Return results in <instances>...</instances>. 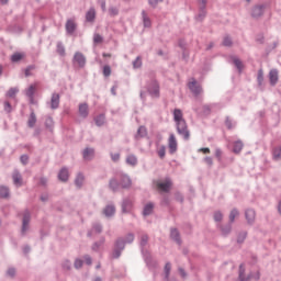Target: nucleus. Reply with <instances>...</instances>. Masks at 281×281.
I'll return each instance as SVG.
<instances>
[{"label": "nucleus", "mask_w": 281, "mask_h": 281, "mask_svg": "<svg viewBox=\"0 0 281 281\" xmlns=\"http://www.w3.org/2000/svg\"><path fill=\"white\" fill-rule=\"evenodd\" d=\"M173 120L177 124V131L179 135H182L183 139H190V131H188V123L183 119V112L181 110L176 109L173 111Z\"/></svg>", "instance_id": "f257e3e1"}, {"label": "nucleus", "mask_w": 281, "mask_h": 281, "mask_svg": "<svg viewBox=\"0 0 281 281\" xmlns=\"http://www.w3.org/2000/svg\"><path fill=\"white\" fill-rule=\"evenodd\" d=\"M79 115L81 117H88L89 116V105L87 103H80L79 104Z\"/></svg>", "instance_id": "1a4fd4ad"}, {"label": "nucleus", "mask_w": 281, "mask_h": 281, "mask_svg": "<svg viewBox=\"0 0 281 281\" xmlns=\"http://www.w3.org/2000/svg\"><path fill=\"white\" fill-rule=\"evenodd\" d=\"M86 265H91V257H85Z\"/></svg>", "instance_id": "338daca9"}, {"label": "nucleus", "mask_w": 281, "mask_h": 281, "mask_svg": "<svg viewBox=\"0 0 281 281\" xmlns=\"http://www.w3.org/2000/svg\"><path fill=\"white\" fill-rule=\"evenodd\" d=\"M214 221H216V222L223 221V213H221V212H215V213H214Z\"/></svg>", "instance_id": "c03bdc74"}, {"label": "nucleus", "mask_w": 281, "mask_h": 281, "mask_svg": "<svg viewBox=\"0 0 281 281\" xmlns=\"http://www.w3.org/2000/svg\"><path fill=\"white\" fill-rule=\"evenodd\" d=\"M104 40L102 38V35L100 34H94L93 36V43H95V45H99L100 43H102Z\"/></svg>", "instance_id": "4c0bfd02"}, {"label": "nucleus", "mask_w": 281, "mask_h": 281, "mask_svg": "<svg viewBox=\"0 0 281 281\" xmlns=\"http://www.w3.org/2000/svg\"><path fill=\"white\" fill-rule=\"evenodd\" d=\"M155 186L157 188V190H159L160 192H168L170 190V188H172V180H170V178H167L165 180H157L155 181Z\"/></svg>", "instance_id": "f03ea898"}, {"label": "nucleus", "mask_w": 281, "mask_h": 281, "mask_svg": "<svg viewBox=\"0 0 281 281\" xmlns=\"http://www.w3.org/2000/svg\"><path fill=\"white\" fill-rule=\"evenodd\" d=\"M199 153H203L204 155H210V148L207 147L200 148Z\"/></svg>", "instance_id": "6e6d98bb"}, {"label": "nucleus", "mask_w": 281, "mask_h": 281, "mask_svg": "<svg viewBox=\"0 0 281 281\" xmlns=\"http://www.w3.org/2000/svg\"><path fill=\"white\" fill-rule=\"evenodd\" d=\"M126 164H128V166H137V157H135V155L127 156Z\"/></svg>", "instance_id": "a878e982"}, {"label": "nucleus", "mask_w": 281, "mask_h": 281, "mask_svg": "<svg viewBox=\"0 0 281 281\" xmlns=\"http://www.w3.org/2000/svg\"><path fill=\"white\" fill-rule=\"evenodd\" d=\"M57 54L59 56H65V46H63V44L57 45Z\"/></svg>", "instance_id": "a19ab883"}, {"label": "nucleus", "mask_w": 281, "mask_h": 281, "mask_svg": "<svg viewBox=\"0 0 281 281\" xmlns=\"http://www.w3.org/2000/svg\"><path fill=\"white\" fill-rule=\"evenodd\" d=\"M234 65H235V67H237V69H239V71H240V69H243V61H240V59L235 58Z\"/></svg>", "instance_id": "37998d69"}, {"label": "nucleus", "mask_w": 281, "mask_h": 281, "mask_svg": "<svg viewBox=\"0 0 281 281\" xmlns=\"http://www.w3.org/2000/svg\"><path fill=\"white\" fill-rule=\"evenodd\" d=\"M27 225H30V212L26 211L23 215L22 234L27 232Z\"/></svg>", "instance_id": "9d476101"}, {"label": "nucleus", "mask_w": 281, "mask_h": 281, "mask_svg": "<svg viewBox=\"0 0 281 281\" xmlns=\"http://www.w3.org/2000/svg\"><path fill=\"white\" fill-rule=\"evenodd\" d=\"M223 45H224L225 47H229V46L232 45V38H229V37H224Z\"/></svg>", "instance_id": "a18cd8bd"}, {"label": "nucleus", "mask_w": 281, "mask_h": 281, "mask_svg": "<svg viewBox=\"0 0 281 281\" xmlns=\"http://www.w3.org/2000/svg\"><path fill=\"white\" fill-rule=\"evenodd\" d=\"M58 104H60V95L54 93L50 100V106L52 109H58Z\"/></svg>", "instance_id": "f8f14e48"}, {"label": "nucleus", "mask_w": 281, "mask_h": 281, "mask_svg": "<svg viewBox=\"0 0 281 281\" xmlns=\"http://www.w3.org/2000/svg\"><path fill=\"white\" fill-rule=\"evenodd\" d=\"M101 8L103 12H106V1L104 0L101 1Z\"/></svg>", "instance_id": "e2e57ef3"}, {"label": "nucleus", "mask_w": 281, "mask_h": 281, "mask_svg": "<svg viewBox=\"0 0 281 281\" xmlns=\"http://www.w3.org/2000/svg\"><path fill=\"white\" fill-rule=\"evenodd\" d=\"M27 124H29L30 128H34V126L36 124V114L34 112L31 113Z\"/></svg>", "instance_id": "b1692460"}, {"label": "nucleus", "mask_w": 281, "mask_h": 281, "mask_svg": "<svg viewBox=\"0 0 281 281\" xmlns=\"http://www.w3.org/2000/svg\"><path fill=\"white\" fill-rule=\"evenodd\" d=\"M257 82L259 87H262V82H265V71L262 69L258 70Z\"/></svg>", "instance_id": "4be33fe9"}, {"label": "nucleus", "mask_w": 281, "mask_h": 281, "mask_svg": "<svg viewBox=\"0 0 281 281\" xmlns=\"http://www.w3.org/2000/svg\"><path fill=\"white\" fill-rule=\"evenodd\" d=\"M177 137L175 136V134H170L168 139V148L171 155H175V153H177Z\"/></svg>", "instance_id": "20e7f679"}, {"label": "nucleus", "mask_w": 281, "mask_h": 281, "mask_svg": "<svg viewBox=\"0 0 281 281\" xmlns=\"http://www.w3.org/2000/svg\"><path fill=\"white\" fill-rule=\"evenodd\" d=\"M215 157L218 161H221L222 157H223V150L221 149H216L215 150Z\"/></svg>", "instance_id": "49530a36"}, {"label": "nucleus", "mask_w": 281, "mask_h": 281, "mask_svg": "<svg viewBox=\"0 0 281 281\" xmlns=\"http://www.w3.org/2000/svg\"><path fill=\"white\" fill-rule=\"evenodd\" d=\"M58 179L59 181H67L69 179V170H67V168H63L59 171Z\"/></svg>", "instance_id": "4468645a"}, {"label": "nucleus", "mask_w": 281, "mask_h": 281, "mask_svg": "<svg viewBox=\"0 0 281 281\" xmlns=\"http://www.w3.org/2000/svg\"><path fill=\"white\" fill-rule=\"evenodd\" d=\"M66 32H68V34H74V32H76V22L74 20H68L66 22Z\"/></svg>", "instance_id": "9b49d317"}, {"label": "nucleus", "mask_w": 281, "mask_h": 281, "mask_svg": "<svg viewBox=\"0 0 281 281\" xmlns=\"http://www.w3.org/2000/svg\"><path fill=\"white\" fill-rule=\"evenodd\" d=\"M116 245L117 247H121V249H124V240H119Z\"/></svg>", "instance_id": "0e129e2a"}, {"label": "nucleus", "mask_w": 281, "mask_h": 281, "mask_svg": "<svg viewBox=\"0 0 281 281\" xmlns=\"http://www.w3.org/2000/svg\"><path fill=\"white\" fill-rule=\"evenodd\" d=\"M262 12H263L262 7H255V8L252 9V16H254L255 19H258V16H262Z\"/></svg>", "instance_id": "5701e85b"}, {"label": "nucleus", "mask_w": 281, "mask_h": 281, "mask_svg": "<svg viewBox=\"0 0 281 281\" xmlns=\"http://www.w3.org/2000/svg\"><path fill=\"white\" fill-rule=\"evenodd\" d=\"M134 69H139L142 67V58L137 57L136 60L133 63Z\"/></svg>", "instance_id": "79ce46f5"}, {"label": "nucleus", "mask_w": 281, "mask_h": 281, "mask_svg": "<svg viewBox=\"0 0 281 281\" xmlns=\"http://www.w3.org/2000/svg\"><path fill=\"white\" fill-rule=\"evenodd\" d=\"M103 76L105 78H109V76H111V66L109 65L103 66Z\"/></svg>", "instance_id": "72a5a7b5"}, {"label": "nucleus", "mask_w": 281, "mask_h": 281, "mask_svg": "<svg viewBox=\"0 0 281 281\" xmlns=\"http://www.w3.org/2000/svg\"><path fill=\"white\" fill-rule=\"evenodd\" d=\"M12 179H13L14 186H23V179L21 178L20 172L14 171L12 175Z\"/></svg>", "instance_id": "ddd939ff"}, {"label": "nucleus", "mask_w": 281, "mask_h": 281, "mask_svg": "<svg viewBox=\"0 0 281 281\" xmlns=\"http://www.w3.org/2000/svg\"><path fill=\"white\" fill-rule=\"evenodd\" d=\"M74 63L78 64V67H85L87 64V58H85V55L82 53H76L74 56Z\"/></svg>", "instance_id": "423d86ee"}, {"label": "nucleus", "mask_w": 281, "mask_h": 281, "mask_svg": "<svg viewBox=\"0 0 281 281\" xmlns=\"http://www.w3.org/2000/svg\"><path fill=\"white\" fill-rule=\"evenodd\" d=\"M18 93H19V89L18 88H11L7 92V95H8V98H14V95H16Z\"/></svg>", "instance_id": "473e14b6"}, {"label": "nucleus", "mask_w": 281, "mask_h": 281, "mask_svg": "<svg viewBox=\"0 0 281 281\" xmlns=\"http://www.w3.org/2000/svg\"><path fill=\"white\" fill-rule=\"evenodd\" d=\"M161 1H164V0H149V5L155 7V5H157L158 3H161Z\"/></svg>", "instance_id": "bf43d9fd"}, {"label": "nucleus", "mask_w": 281, "mask_h": 281, "mask_svg": "<svg viewBox=\"0 0 281 281\" xmlns=\"http://www.w3.org/2000/svg\"><path fill=\"white\" fill-rule=\"evenodd\" d=\"M36 89H38V83H33L25 91V94L31 99V102H34V93H36Z\"/></svg>", "instance_id": "0eeeda50"}, {"label": "nucleus", "mask_w": 281, "mask_h": 281, "mask_svg": "<svg viewBox=\"0 0 281 281\" xmlns=\"http://www.w3.org/2000/svg\"><path fill=\"white\" fill-rule=\"evenodd\" d=\"M204 162L207 165V166H212L214 164V161L212 160V157H205L204 158Z\"/></svg>", "instance_id": "864d4df0"}, {"label": "nucleus", "mask_w": 281, "mask_h": 281, "mask_svg": "<svg viewBox=\"0 0 281 281\" xmlns=\"http://www.w3.org/2000/svg\"><path fill=\"white\" fill-rule=\"evenodd\" d=\"M75 268L76 269L82 268V260H80V259L75 260Z\"/></svg>", "instance_id": "09e8293b"}, {"label": "nucleus", "mask_w": 281, "mask_h": 281, "mask_svg": "<svg viewBox=\"0 0 281 281\" xmlns=\"http://www.w3.org/2000/svg\"><path fill=\"white\" fill-rule=\"evenodd\" d=\"M143 23L145 27H150V18L146 15V11H143Z\"/></svg>", "instance_id": "c756f323"}, {"label": "nucleus", "mask_w": 281, "mask_h": 281, "mask_svg": "<svg viewBox=\"0 0 281 281\" xmlns=\"http://www.w3.org/2000/svg\"><path fill=\"white\" fill-rule=\"evenodd\" d=\"M273 158L274 159H281V147H277L273 150Z\"/></svg>", "instance_id": "c9c22d12"}, {"label": "nucleus", "mask_w": 281, "mask_h": 281, "mask_svg": "<svg viewBox=\"0 0 281 281\" xmlns=\"http://www.w3.org/2000/svg\"><path fill=\"white\" fill-rule=\"evenodd\" d=\"M158 156L160 157V159H164L166 157V146L159 147Z\"/></svg>", "instance_id": "58836bf2"}, {"label": "nucleus", "mask_w": 281, "mask_h": 281, "mask_svg": "<svg viewBox=\"0 0 281 281\" xmlns=\"http://www.w3.org/2000/svg\"><path fill=\"white\" fill-rule=\"evenodd\" d=\"M155 205L153 203H148L143 211L144 216H148L150 214H153V210H154Z\"/></svg>", "instance_id": "412c9836"}, {"label": "nucleus", "mask_w": 281, "mask_h": 281, "mask_svg": "<svg viewBox=\"0 0 281 281\" xmlns=\"http://www.w3.org/2000/svg\"><path fill=\"white\" fill-rule=\"evenodd\" d=\"M9 194H10V191L8 190V188H5V187H0V196H1L2 199L8 198Z\"/></svg>", "instance_id": "c85d7f7f"}, {"label": "nucleus", "mask_w": 281, "mask_h": 281, "mask_svg": "<svg viewBox=\"0 0 281 281\" xmlns=\"http://www.w3.org/2000/svg\"><path fill=\"white\" fill-rule=\"evenodd\" d=\"M171 238L173 239V240H176L177 243H179V231H177V229H171Z\"/></svg>", "instance_id": "e433bc0d"}, {"label": "nucleus", "mask_w": 281, "mask_h": 281, "mask_svg": "<svg viewBox=\"0 0 281 281\" xmlns=\"http://www.w3.org/2000/svg\"><path fill=\"white\" fill-rule=\"evenodd\" d=\"M104 122H105L104 114H100L99 116L95 117L97 126H103Z\"/></svg>", "instance_id": "bb28decb"}, {"label": "nucleus", "mask_w": 281, "mask_h": 281, "mask_svg": "<svg viewBox=\"0 0 281 281\" xmlns=\"http://www.w3.org/2000/svg\"><path fill=\"white\" fill-rule=\"evenodd\" d=\"M46 126H47L48 128H52V126H54V120H52V117H48V119L46 120Z\"/></svg>", "instance_id": "3c124183"}, {"label": "nucleus", "mask_w": 281, "mask_h": 281, "mask_svg": "<svg viewBox=\"0 0 281 281\" xmlns=\"http://www.w3.org/2000/svg\"><path fill=\"white\" fill-rule=\"evenodd\" d=\"M133 240H135V237L133 236V234L127 235L125 243H133Z\"/></svg>", "instance_id": "4d7b16f0"}, {"label": "nucleus", "mask_w": 281, "mask_h": 281, "mask_svg": "<svg viewBox=\"0 0 281 281\" xmlns=\"http://www.w3.org/2000/svg\"><path fill=\"white\" fill-rule=\"evenodd\" d=\"M245 273V268L243 266L239 267V279L240 281H246L245 279H243V276Z\"/></svg>", "instance_id": "de8ad7c7"}, {"label": "nucleus", "mask_w": 281, "mask_h": 281, "mask_svg": "<svg viewBox=\"0 0 281 281\" xmlns=\"http://www.w3.org/2000/svg\"><path fill=\"white\" fill-rule=\"evenodd\" d=\"M170 269H171L170 263H166V266H165V273H166L167 278H168V276H170Z\"/></svg>", "instance_id": "8fccbe9b"}, {"label": "nucleus", "mask_w": 281, "mask_h": 281, "mask_svg": "<svg viewBox=\"0 0 281 281\" xmlns=\"http://www.w3.org/2000/svg\"><path fill=\"white\" fill-rule=\"evenodd\" d=\"M86 20L90 23L95 20V9H90L86 14Z\"/></svg>", "instance_id": "a211bd4d"}, {"label": "nucleus", "mask_w": 281, "mask_h": 281, "mask_svg": "<svg viewBox=\"0 0 281 281\" xmlns=\"http://www.w3.org/2000/svg\"><path fill=\"white\" fill-rule=\"evenodd\" d=\"M150 95L159 97V83L157 81H153L149 86Z\"/></svg>", "instance_id": "6e6552de"}, {"label": "nucleus", "mask_w": 281, "mask_h": 281, "mask_svg": "<svg viewBox=\"0 0 281 281\" xmlns=\"http://www.w3.org/2000/svg\"><path fill=\"white\" fill-rule=\"evenodd\" d=\"M188 87L194 95H201V93H203V88H201V85L196 82V79H191L188 83Z\"/></svg>", "instance_id": "7ed1b4c3"}, {"label": "nucleus", "mask_w": 281, "mask_h": 281, "mask_svg": "<svg viewBox=\"0 0 281 281\" xmlns=\"http://www.w3.org/2000/svg\"><path fill=\"white\" fill-rule=\"evenodd\" d=\"M148 135V132L146 131V127L140 126L137 131L136 137H146Z\"/></svg>", "instance_id": "cd10ccee"}, {"label": "nucleus", "mask_w": 281, "mask_h": 281, "mask_svg": "<svg viewBox=\"0 0 281 281\" xmlns=\"http://www.w3.org/2000/svg\"><path fill=\"white\" fill-rule=\"evenodd\" d=\"M119 12H120V10L115 7H112L109 9L110 16H117Z\"/></svg>", "instance_id": "ea45409f"}, {"label": "nucleus", "mask_w": 281, "mask_h": 281, "mask_svg": "<svg viewBox=\"0 0 281 281\" xmlns=\"http://www.w3.org/2000/svg\"><path fill=\"white\" fill-rule=\"evenodd\" d=\"M240 150H243V142L237 140L234 143L233 153L238 155V153H240Z\"/></svg>", "instance_id": "393cba45"}, {"label": "nucleus", "mask_w": 281, "mask_h": 281, "mask_svg": "<svg viewBox=\"0 0 281 281\" xmlns=\"http://www.w3.org/2000/svg\"><path fill=\"white\" fill-rule=\"evenodd\" d=\"M114 258H120V250H116L113 255Z\"/></svg>", "instance_id": "774afa93"}, {"label": "nucleus", "mask_w": 281, "mask_h": 281, "mask_svg": "<svg viewBox=\"0 0 281 281\" xmlns=\"http://www.w3.org/2000/svg\"><path fill=\"white\" fill-rule=\"evenodd\" d=\"M236 216H238V210L234 209L233 211H231V214H229L231 223H234Z\"/></svg>", "instance_id": "f704fd0d"}, {"label": "nucleus", "mask_w": 281, "mask_h": 281, "mask_svg": "<svg viewBox=\"0 0 281 281\" xmlns=\"http://www.w3.org/2000/svg\"><path fill=\"white\" fill-rule=\"evenodd\" d=\"M29 159L30 158L27 156H25V155L21 156V162L22 164H27Z\"/></svg>", "instance_id": "052dcab7"}, {"label": "nucleus", "mask_w": 281, "mask_h": 281, "mask_svg": "<svg viewBox=\"0 0 281 281\" xmlns=\"http://www.w3.org/2000/svg\"><path fill=\"white\" fill-rule=\"evenodd\" d=\"M93 155H94V150L91 148H86L83 150V159H87V160L93 159Z\"/></svg>", "instance_id": "6ab92c4d"}, {"label": "nucleus", "mask_w": 281, "mask_h": 281, "mask_svg": "<svg viewBox=\"0 0 281 281\" xmlns=\"http://www.w3.org/2000/svg\"><path fill=\"white\" fill-rule=\"evenodd\" d=\"M110 188L111 190L115 191V190H120V183H117V180L112 179L110 181Z\"/></svg>", "instance_id": "2f4dec72"}, {"label": "nucleus", "mask_w": 281, "mask_h": 281, "mask_svg": "<svg viewBox=\"0 0 281 281\" xmlns=\"http://www.w3.org/2000/svg\"><path fill=\"white\" fill-rule=\"evenodd\" d=\"M112 161H120V154H111Z\"/></svg>", "instance_id": "5fc2aeb1"}, {"label": "nucleus", "mask_w": 281, "mask_h": 281, "mask_svg": "<svg viewBox=\"0 0 281 281\" xmlns=\"http://www.w3.org/2000/svg\"><path fill=\"white\" fill-rule=\"evenodd\" d=\"M142 240H143V245H146V243H148V236H143L142 237Z\"/></svg>", "instance_id": "69168bd1"}, {"label": "nucleus", "mask_w": 281, "mask_h": 281, "mask_svg": "<svg viewBox=\"0 0 281 281\" xmlns=\"http://www.w3.org/2000/svg\"><path fill=\"white\" fill-rule=\"evenodd\" d=\"M25 58V55L23 53H14L11 56L12 63H19L20 60H23Z\"/></svg>", "instance_id": "f3484780"}, {"label": "nucleus", "mask_w": 281, "mask_h": 281, "mask_svg": "<svg viewBox=\"0 0 281 281\" xmlns=\"http://www.w3.org/2000/svg\"><path fill=\"white\" fill-rule=\"evenodd\" d=\"M200 9L205 10V5L207 4V0H199Z\"/></svg>", "instance_id": "603ef678"}, {"label": "nucleus", "mask_w": 281, "mask_h": 281, "mask_svg": "<svg viewBox=\"0 0 281 281\" xmlns=\"http://www.w3.org/2000/svg\"><path fill=\"white\" fill-rule=\"evenodd\" d=\"M7 273H8V276H10L12 278L16 273V271L11 268V269L8 270Z\"/></svg>", "instance_id": "680f3d73"}, {"label": "nucleus", "mask_w": 281, "mask_h": 281, "mask_svg": "<svg viewBox=\"0 0 281 281\" xmlns=\"http://www.w3.org/2000/svg\"><path fill=\"white\" fill-rule=\"evenodd\" d=\"M246 218L248 221V223H254L255 218H256V211L255 210H247L246 211Z\"/></svg>", "instance_id": "2eb2a0df"}, {"label": "nucleus", "mask_w": 281, "mask_h": 281, "mask_svg": "<svg viewBox=\"0 0 281 281\" xmlns=\"http://www.w3.org/2000/svg\"><path fill=\"white\" fill-rule=\"evenodd\" d=\"M4 110L8 111V113L12 111V106L10 105V102H4Z\"/></svg>", "instance_id": "13d9d810"}, {"label": "nucleus", "mask_w": 281, "mask_h": 281, "mask_svg": "<svg viewBox=\"0 0 281 281\" xmlns=\"http://www.w3.org/2000/svg\"><path fill=\"white\" fill-rule=\"evenodd\" d=\"M85 181V176H82V173H79L75 180L76 186H78V188H80V186H82Z\"/></svg>", "instance_id": "7c9ffc66"}, {"label": "nucleus", "mask_w": 281, "mask_h": 281, "mask_svg": "<svg viewBox=\"0 0 281 281\" xmlns=\"http://www.w3.org/2000/svg\"><path fill=\"white\" fill-rule=\"evenodd\" d=\"M121 188H131V178L127 176H121Z\"/></svg>", "instance_id": "dca6fc26"}, {"label": "nucleus", "mask_w": 281, "mask_h": 281, "mask_svg": "<svg viewBox=\"0 0 281 281\" xmlns=\"http://www.w3.org/2000/svg\"><path fill=\"white\" fill-rule=\"evenodd\" d=\"M103 214H105V216H113V214H115V206H113V205H108V206L103 210Z\"/></svg>", "instance_id": "aec40b11"}, {"label": "nucleus", "mask_w": 281, "mask_h": 281, "mask_svg": "<svg viewBox=\"0 0 281 281\" xmlns=\"http://www.w3.org/2000/svg\"><path fill=\"white\" fill-rule=\"evenodd\" d=\"M279 78H280V72L278 71V69H271L269 71V80L272 87H276V85H278Z\"/></svg>", "instance_id": "39448f33"}]
</instances>
